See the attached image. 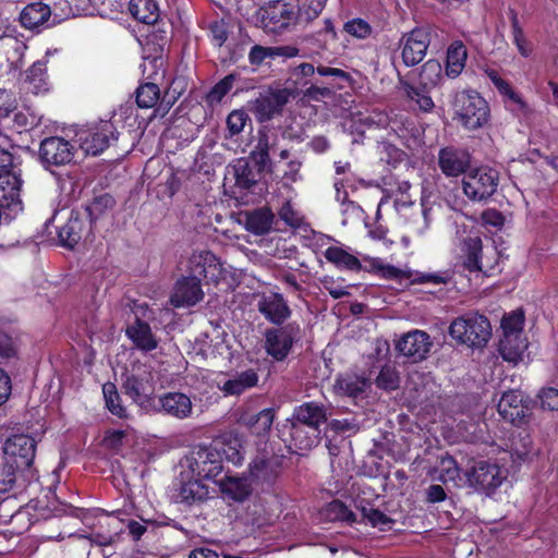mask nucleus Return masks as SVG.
Wrapping results in <instances>:
<instances>
[{
  "instance_id": "f257e3e1",
  "label": "nucleus",
  "mask_w": 558,
  "mask_h": 558,
  "mask_svg": "<svg viewBox=\"0 0 558 558\" xmlns=\"http://www.w3.org/2000/svg\"><path fill=\"white\" fill-rule=\"evenodd\" d=\"M363 121L369 128L390 130L408 148L414 149L422 143L423 131L416 122L405 113L399 112L389 114L381 110H373Z\"/></svg>"
},
{
  "instance_id": "f03ea898",
  "label": "nucleus",
  "mask_w": 558,
  "mask_h": 558,
  "mask_svg": "<svg viewBox=\"0 0 558 558\" xmlns=\"http://www.w3.org/2000/svg\"><path fill=\"white\" fill-rule=\"evenodd\" d=\"M452 109L454 118L466 130H478L489 122L488 102L475 90L456 93Z\"/></svg>"
},
{
  "instance_id": "7ed1b4c3",
  "label": "nucleus",
  "mask_w": 558,
  "mask_h": 558,
  "mask_svg": "<svg viewBox=\"0 0 558 558\" xmlns=\"http://www.w3.org/2000/svg\"><path fill=\"white\" fill-rule=\"evenodd\" d=\"M3 452L5 461L15 465L24 483L37 480V472L33 468L36 453V441L33 437L24 434L13 435L7 439Z\"/></svg>"
},
{
  "instance_id": "20e7f679",
  "label": "nucleus",
  "mask_w": 558,
  "mask_h": 558,
  "mask_svg": "<svg viewBox=\"0 0 558 558\" xmlns=\"http://www.w3.org/2000/svg\"><path fill=\"white\" fill-rule=\"evenodd\" d=\"M449 333L460 343L482 348L490 339L492 327L484 315L470 313L456 318L449 327Z\"/></svg>"
},
{
  "instance_id": "39448f33",
  "label": "nucleus",
  "mask_w": 558,
  "mask_h": 558,
  "mask_svg": "<svg viewBox=\"0 0 558 558\" xmlns=\"http://www.w3.org/2000/svg\"><path fill=\"white\" fill-rule=\"evenodd\" d=\"M498 172L488 167H478L466 172L462 180L464 195L472 202L488 199L497 190Z\"/></svg>"
},
{
  "instance_id": "423d86ee",
  "label": "nucleus",
  "mask_w": 558,
  "mask_h": 558,
  "mask_svg": "<svg viewBox=\"0 0 558 558\" xmlns=\"http://www.w3.org/2000/svg\"><path fill=\"white\" fill-rule=\"evenodd\" d=\"M395 207L405 222L409 229L416 235H424L430 228L435 219V208L427 198L422 197L421 207H415L414 203L410 201H402L397 198Z\"/></svg>"
},
{
  "instance_id": "0eeeda50",
  "label": "nucleus",
  "mask_w": 558,
  "mask_h": 558,
  "mask_svg": "<svg viewBox=\"0 0 558 558\" xmlns=\"http://www.w3.org/2000/svg\"><path fill=\"white\" fill-rule=\"evenodd\" d=\"M81 148L88 155L97 156L118 140L117 129L110 121L99 123L81 131L78 134Z\"/></svg>"
},
{
  "instance_id": "6e6552de",
  "label": "nucleus",
  "mask_w": 558,
  "mask_h": 558,
  "mask_svg": "<svg viewBox=\"0 0 558 558\" xmlns=\"http://www.w3.org/2000/svg\"><path fill=\"white\" fill-rule=\"evenodd\" d=\"M430 44V32L426 27H416L402 35L399 41L401 58L407 66L423 61Z\"/></svg>"
},
{
  "instance_id": "1a4fd4ad",
  "label": "nucleus",
  "mask_w": 558,
  "mask_h": 558,
  "mask_svg": "<svg viewBox=\"0 0 558 558\" xmlns=\"http://www.w3.org/2000/svg\"><path fill=\"white\" fill-rule=\"evenodd\" d=\"M75 147L68 140L60 136H50L41 141L39 158L46 168L64 166L74 158Z\"/></svg>"
},
{
  "instance_id": "9d476101",
  "label": "nucleus",
  "mask_w": 558,
  "mask_h": 558,
  "mask_svg": "<svg viewBox=\"0 0 558 558\" xmlns=\"http://www.w3.org/2000/svg\"><path fill=\"white\" fill-rule=\"evenodd\" d=\"M189 468L198 478H215L222 472L220 453L209 447H197L192 452Z\"/></svg>"
},
{
  "instance_id": "9b49d317",
  "label": "nucleus",
  "mask_w": 558,
  "mask_h": 558,
  "mask_svg": "<svg viewBox=\"0 0 558 558\" xmlns=\"http://www.w3.org/2000/svg\"><path fill=\"white\" fill-rule=\"evenodd\" d=\"M296 324H288L281 328L269 329L265 333V348L267 353L277 361L284 360L299 335Z\"/></svg>"
},
{
  "instance_id": "f8f14e48",
  "label": "nucleus",
  "mask_w": 558,
  "mask_h": 558,
  "mask_svg": "<svg viewBox=\"0 0 558 558\" xmlns=\"http://www.w3.org/2000/svg\"><path fill=\"white\" fill-rule=\"evenodd\" d=\"M506 475L499 465L487 461H478L468 473V482L471 486L487 495L495 492L501 485Z\"/></svg>"
},
{
  "instance_id": "ddd939ff",
  "label": "nucleus",
  "mask_w": 558,
  "mask_h": 558,
  "mask_svg": "<svg viewBox=\"0 0 558 558\" xmlns=\"http://www.w3.org/2000/svg\"><path fill=\"white\" fill-rule=\"evenodd\" d=\"M187 270L199 282L202 279L217 282L222 277V264L209 251L194 252L189 258Z\"/></svg>"
},
{
  "instance_id": "4468645a",
  "label": "nucleus",
  "mask_w": 558,
  "mask_h": 558,
  "mask_svg": "<svg viewBox=\"0 0 558 558\" xmlns=\"http://www.w3.org/2000/svg\"><path fill=\"white\" fill-rule=\"evenodd\" d=\"M123 389L134 402H140L143 397L153 393L154 376L150 367L145 364L134 365L125 375Z\"/></svg>"
},
{
  "instance_id": "2eb2a0df",
  "label": "nucleus",
  "mask_w": 558,
  "mask_h": 558,
  "mask_svg": "<svg viewBox=\"0 0 558 558\" xmlns=\"http://www.w3.org/2000/svg\"><path fill=\"white\" fill-rule=\"evenodd\" d=\"M498 412L504 420L514 425H521L526 421L531 410L524 402L521 391L510 390L501 396L498 402Z\"/></svg>"
},
{
  "instance_id": "dca6fc26",
  "label": "nucleus",
  "mask_w": 558,
  "mask_h": 558,
  "mask_svg": "<svg viewBox=\"0 0 558 558\" xmlns=\"http://www.w3.org/2000/svg\"><path fill=\"white\" fill-rule=\"evenodd\" d=\"M433 342L430 337L422 330H413L403 335L396 344V349L404 356L413 359L414 362L424 360Z\"/></svg>"
},
{
  "instance_id": "f3484780",
  "label": "nucleus",
  "mask_w": 558,
  "mask_h": 558,
  "mask_svg": "<svg viewBox=\"0 0 558 558\" xmlns=\"http://www.w3.org/2000/svg\"><path fill=\"white\" fill-rule=\"evenodd\" d=\"M438 166L446 177H459L465 174L471 166V155L457 147H445L438 153Z\"/></svg>"
},
{
  "instance_id": "a211bd4d",
  "label": "nucleus",
  "mask_w": 558,
  "mask_h": 558,
  "mask_svg": "<svg viewBox=\"0 0 558 558\" xmlns=\"http://www.w3.org/2000/svg\"><path fill=\"white\" fill-rule=\"evenodd\" d=\"M294 17V11L289 3L283 1L269 2L262 9V22L264 27L272 33H278L289 26Z\"/></svg>"
},
{
  "instance_id": "6ab92c4d",
  "label": "nucleus",
  "mask_w": 558,
  "mask_h": 558,
  "mask_svg": "<svg viewBox=\"0 0 558 558\" xmlns=\"http://www.w3.org/2000/svg\"><path fill=\"white\" fill-rule=\"evenodd\" d=\"M257 308L268 322L275 325L283 324L291 316V310L287 301L282 294L277 292L262 294Z\"/></svg>"
},
{
  "instance_id": "aec40b11",
  "label": "nucleus",
  "mask_w": 558,
  "mask_h": 558,
  "mask_svg": "<svg viewBox=\"0 0 558 558\" xmlns=\"http://www.w3.org/2000/svg\"><path fill=\"white\" fill-rule=\"evenodd\" d=\"M203 296L201 282L189 275L177 281L170 302L174 307H189L198 303Z\"/></svg>"
},
{
  "instance_id": "412c9836",
  "label": "nucleus",
  "mask_w": 558,
  "mask_h": 558,
  "mask_svg": "<svg viewBox=\"0 0 558 558\" xmlns=\"http://www.w3.org/2000/svg\"><path fill=\"white\" fill-rule=\"evenodd\" d=\"M280 472V462L276 457L260 456L250 463V481L256 485H271Z\"/></svg>"
},
{
  "instance_id": "4be33fe9",
  "label": "nucleus",
  "mask_w": 558,
  "mask_h": 558,
  "mask_svg": "<svg viewBox=\"0 0 558 558\" xmlns=\"http://www.w3.org/2000/svg\"><path fill=\"white\" fill-rule=\"evenodd\" d=\"M288 101L284 90L268 92L255 99L253 110L257 120L265 122L278 113Z\"/></svg>"
},
{
  "instance_id": "5701e85b",
  "label": "nucleus",
  "mask_w": 558,
  "mask_h": 558,
  "mask_svg": "<svg viewBox=\"0 0 558 558\" xmlns=\"http://www.w3.org/2000/svg\"><path fill=\"white\" fill-rule=\"evenodd\" d=\"M52 10L41 1L27 4L20 13L21 25L29 31H39L49 26Z\"/></svg>"
},
{
  "instance_id": "b1692460",
  "label": "nucleus",
  "mask_w": 558,
  "mask_h": 558,
  "mask_svg": "<svg viewBox=\"0 0 558 558\" xmlns=\"http://www.w3.org/2000/svg\"><path fill=\"white\" fill-rule=\"evenodd\" d=\"M89 231L90 225L86 223L84 218L80 216V213L72 211L68 222L59 229L58 238L61 245L72 248Z\"/></svg>"
},
{
  "instance_id": "393cba45",
  "label": "nucleus",
  "mask_w": 558,
  "mask_h": 558,
  "mask_svg": "<svg viewBox=\"0 0 558 558\" xmlns=\"http://www.w3.org/2000/svg\"><path fill=\"white\" fill-rule=\"evenodd\" d=\"M21 185L20 174L0 175V207L10 209L13 213L22 210L20 198Z\"/></svg>"
},
{
  "instance_id": "a878e982",
  "label": "nucleus",
  "mask_w": 558,
  "mask_h": 558,
  "mask_svg": "<svg viewBox=\"0 0 558 558\" xmlns=\"http://www.w3.org/2000/svg\"><path fill=\"white\" fill-rule=\"evenodd\" d=\"M278 137L274 133L266 130H259L257 133V141L252 151L250 153L251 159L258 167L259 170L271 171V160L269 151L276 146Z\"/></svg>"
},
{
  "instance_id": "bb28decb",
  "label": "nucleus",
  "mask_w": 558,
  "mask_h": 558,
  "mask_svg": "<svg viewBox=\"0 0 558 558\" xmlns=\"http://www.w3.org/2000/svg\"><path fill=\"white\" fill-rule=\"evenodd\" d=\"M160 409L168 415L184 420L192 414V401L182 392H167L159 397Z\"/></svg>"
},
{
  "instance_id": "cd10ccee",
  "label": "nucleus",
  "mask_w": 558,
  "mask_h": 558,
  "mask_svg": "<svg viewBox=\"0 0 558 558\" xmlns=\"http://www.w3.org/2000/svg\"><path fill=\"white\" fill-rule=\"evenodd\" d=\"M275 420L272 409H264L259 412L245 410L239 417V423L246 427L252 434L262 436L267 434Z\"/></svg>"
},
{
  "instance_id": "c85d7f7f",
  "label": "nucleus",
  "mask_w": 558,
  "mask_h": 558,
  "mask_svg": "<svg viewBox=\"0 0 558 558\" xmlns=\"http://www.w3.org/2000/svg\"><path fill=\"white\" fill-rule=\"evenodd\" d=\"M125 333L134 345L142 351L149 352L158 347V340L150 326L140 318L128 326Z\"/></svg>"
},
{
  "instance_id": "c756f323",
  "label": "nucleus",
  "mask_w": 558,
  "mask_h": 558,
  "mask_svg": "<svg viewBox=\"0 0 558 558\" xmlns=\"http://www.w3.org/2000/svg\"><path fill=\"white\" fill-rule=\"evenodd\" d=\"M275 216L267 207L245 213V229L256 235L268 233L272 229Z\"/></svg>"
},
{
  "instance_id": "7c9ffc66",
  "label": "nucleus",
  "mask_w": 558,
  "mask_h": 558,
  "mask_svg": "<svg viewBox=\"0 0 558 558\" xmlns=\"http://www.w3.org/2000/svg\"><path fill=\"white\" fill-rule=\"evenodd\" d=\"M258 383V375L253 369H247L226 380L220 390L225 396H239L245 390L253 388Z\"/></svg>"
},
{
  "instance_id": "2f4dec72",
  "label": "nucleus",
  "mask_w": 558,
  "mask_h": 558,
  "mask_svg": "<svg viewBox=\"0 0 558 558\" xmlns=\"http://www.w3.org/2000/svg\"><path fill=\"white\" fill-rule=\"evenodd\" d=\"M295 417L299 424L318 432V426L327 420V414L324 407L315 402H306L296 409Z\"/></svg>"
},
{
  "instance_id": "473e14b6",
  "label": "nucleus",
  "mask_w": 558,
  "mask_h": 558,
  "mask_svg": "<svg viewBox=\"0 0 558 558\" xmlns=\"http://www.w3.org/2000/svg\"><path fill=\"white\" fill-rule=\"evenodd\" d=\"M468 50L460 40L453 41L447 50L446 75L451 78L458 77L465 68Z\"/></svg>"
},
{
  "instance_id": "72a5a7b5",
  "label": "nucleus",
  "mask_w": 558,
  "mask_h": 558,
  "mask_svg": "<svg viewBox=\"0 0 558 558\" xmlns=\"http://www.w3.org/2000/svg\"><path fill=\"white\" fill-rule=\"evenodd\" d=\"M129 11L137 21L155 24L160 16L156 0H130Z\"/></svg>"
},
{
  "instance_id": "f704fd0d",
  "label": "nucleus",
  "mask_w": 558,
  "mask_h": 558,
  "mask_svg": "<svg viewBox=\"0 0 558 558\" xmlns=\"http://www.w3.org/2000/svg\"><path fill=\"white\" fill-rule=\"evenodd\" d=\"M325 258L339 269L359 271L362 268L359 258L340 246H330L324 252Z\"/></svg>"
},
{
  "instance_id": "c9c22d12",
  "label": "nucleus",
  "mask_w": 558,
  "mask_h": 558,
  "mask_svg": "<svg viewBox=\"0 0 558 558\" xmlns=\"http://www.w3.org/2000/svg\"><path fill=\"white\" fill-rule=\"evenodd\" d=\"M25 83L27 84V90L35 95L48 92L46 63L43 61L35 62L26 72Z\"/></svg>"
},
{
  "instance_id": "e433bc0d",
  "label": "nucleus",
  "mask_w": 558,
  "mask_h": 558,
  "mask_svg": "<svg viewBox=\"0 0 558 558\" xmlns=\"http://www.w3.org/2000/svg\"><path fill=\"white\" fill-rule=\"evenodd\" d=\"M367 386V380L354 374L339 376L333 385L335 391L341 396L356 397Z\"/></svg>"
},
{
  "instance_id": "4c0bfd02",
  "label": "nucleus",
  "mask_w": 558,
  "mask_h": 558,
  "mask_svg": "<svg viewBox=\"0 0 558 558\" xmlns=\"http://www.w3.org/2000/svg\"><path fill=\"white\" fill-rule=\"evenodd\" d=\"M526 343L522 336H507L499 341V352L504 360L517 363L522 359V354L526 349Z\"/></svg>"
},
{
  "instance_id": "58836bf2",
  "label": "nucleus",
  "mask_w": 558,
  "mask_h": 558,
  "mask_svg": "<svg viewBox=\"0 0 558 558\" xmlns=\"http://www.w3.org/2000/svg\"><path fill=\"white\" fill-rule=\"evenodd\" d=\"M465 258L463 267L470 272L482 271L480 255L482 253V240L478 236H470L464 240Z\"/></svg>"
},
{
  "instance_id": "ea45409f",
  "label": "nucleus",
  "mask_w": 558,
  "mask_h": 558,
  "mask_svg": "<svg viewBox=\"0 0 558 558\" xmlns=\"http://www.w3.org/2000/svg\"><path fill=\"white\" fill-rule=\"evenodd\" d=\"M116 205L112 196L109 194H102L96 196L89 205L85 207V215L89 218V225L96 222Z\"/></svg>"
},
{
  "instance_id": "a19ab883",
  "label": "nucleus",
  "mask_w": 558,
  "mask_h": 558,
  "mask_svg": "<svg viewBox=\"0 0 558 558\" xmlns=\"http://www.w3.org/2000/svg\"><path fill=\"white\" fill-rule=\"evenodd\" d=\"M102 393L108 411L118 416L119 418H128L129 414L126 409L121 403V397L119 396L114 384L106 383L102 386Z\"/></svg>"
},
{
  "instance_id": "79ce46f5",
  "label": "nucleus",
  "mask_w": 558,
  "mask_h": 558,
  "mask_svg": "<svg viewBox=\"0 0 558 558\" xmlns=\"http://www.w3.org/2000/svg\"><path fill=\"white\" fill-rule=\"evenodd\" d=\"M208 488L199 478H195L184 483L180 488V498L186 504L202 501L208 497Z\"/></svg>"
},
{
  "instance_id": "37998d69",
  "label": "nucleus",
  "mask_w": 558,
  "mask_h": 558,
  "mask_svg": "<svg viewBox=\"0 0 558 558\" xmlns=\"http://www.w3.org/2000/svg\"><path fill=\"white\" fill-rule=\"evenodd\" d=\"M486 74H487L488 78L490 80V82L494 84V86L498 89V92L502 96L507 97L509 100H511L512 102L518 105L520 109H522V110L526 109V104L521 98V96L512 89L510 84L506 80H504L498 74L497 71L487 70Z\"/></svg>"
},
{
  "instance_id": "c03bdc74",
  "label": "nucleus",
  "mask_w": 558,
  "mask_h": 558,
  "mask_svg": "<svg viewBox=\"0 0 558 558\" xmlns=\"http://www.w3.org/2000/svg\"><path fill=\"white\" fill-rule=\"evenodd\" d=\"M486 74H487L488 78L490 80V82L494 84V86L498 89V92L502 96L507 97L509 100H511L512 102L518 105L520 109H522V110L526 109V104L521 98V96L512 89L510 84L506 80H504L498 74L497 71L487 70Z\"/></svg>"
},
{
  "instance_id": "a18cd8bd",
  "label": "nucleus",
  "mask_w": 558,
  "mask_h": 558,
  "mask_svg": "<svg viewBox=\"0 0 558 558\" xmlns=\"http://www.w3.org/2000/svg\"><path fill=\"white\" fill-rule=\"evenodd\" d=\"M486 74H487L488 78L490 80V82L494 84V86L498 89V92L502 96L507 97L509 100H511L512 102L518 105L520 109H522V110L526 109V104L521 98V96L512 89L510 84L506 80H504L498 74L497 71L487 70Z\"/></svg>"
},
{
  "instance_id": "49530a36",
  "label": "nucleus",
  "mask_w": 558,
  "mask_h": 558,
  "mask_svg": "<svg viewBox=\"0 0 558 558\" xmlns=\"http://www.w3.org/2000/svg\"><path fill=\"white\" fill-rule=\"evenodd\" d=\"M252 484L248 480L230 477L223 484V493L235 501H243L252 492Z\"/></svg>"
},
{
  "instance_id": "de8ad7c7",
  "label": "nucleus",
  "mask_w": 558,
  "mask_h": 558,
  "mask_svg": "<svg viewBox=\"0 0 558 558\" xmlns=\"http://www.w3.org/2000/svg\"><path fill=\"white\" fill-rule=\"evenodd\" d=\"M27 484L23 482L15 465L5 461L4 465L0 469V494L8 493L15 486L25 487Z\"/></svg>"
},
{
  "instance_id": "09e8293b",
  "label": "nucleus",
  "mask_w": 558,
  "mask_h": 558,
  "mask_svg": "<svg viewBox=\"0 0 558 558\" xmlns=\"http://www.w3.org/2000/svg\"><path fill=\"white\" fill-rule=\"evenodd\" d=\"M442 77V66L438 60L430 59L423 64L420 81L425 87H436Z\"/></svg>"
},
{
  "instance_id": "8fccbe9b",
  "label": "nucleus",
  "mask_w": 558,
  "mask_h": 558,
  "mask_svg": "<svg viewBox=\"0 0 558 558\" xmlns=\"http://www.w3.org/2000/svg\"><path fill=\"white\" fill-rule=\"evenodd\" d=\"M364 521L369 523L373 527H377L380 531H388L392 529L395 521L384 512L372 507L361 506L359 507Z\"/></svg>"
},
{
  "instance_id": "3c124183",
  "label": "nucleus",
  "mask_w": 558,
  "mask_h": 558,
  "mask_svg": "<svg viewBox=\"0 0 558 558\" xmlns=\"http://www.w3.org/2000/svg\"><path fill=\"white\" fill-rule=\"evenodd\" d=\"M160 99V89L155 83H145L136 89V104L141 108H153Z\"/></svg>"
},
{
  "instance_id": "603ef678",
  "label": "nucleus",
  "mask_w": 558,
  "mask_h": 558,
  "mask_svg": "<svg viewBox=\"0 0 558 558\" xmlns=\"http://www.w3.org/2000/svg\"><path fill=\"white\" fill-rule=\"evenodd\" d=\"M54 9L56 15L69 17L86 13L90 8V0H60Z\"/></svg>"
},
{
  "instance_id": "864d4df0",
  "label": "nucleus",
  "mask_w": 558,
  "mask_h": 558,
  "mask_svg": "<svg viewBox=\"0 0 558 558\" xmlns=\"http://www.w3.org/2000/svg\"><path fill=\"white\" fill-rule=\"evenodd\" d=\"M437 475L434 476L442 483L456 482L460 476V471L456 460L452 457H442L436 469Z\"/></svg>"
},
{
  "instance_id": "5fc2aeb1",
  "label": "nucleus",
  "mask_w": 558,
  "mask_h": 558,
  "mask_svg": "<svg viewBox=\"0 0 558 558\" xmlns=\"http://www.w3.org/2000/svg\"><path fill=\"white\" fill-rule=\"evenodd\" d=\"M291 437L296 448H299L300 450H308L316 445L318 432H314L313 429H311L310 435V433L303 425L293 424Z\"/></svg>"
},
{
  "instance_id": "6e6d98bb",
  "label": "nucleus",
  "mask_w": 558,
  "mask_h": 558,
  "mask_svg": "<svg viewBox=\"0 0 558 558\" xmlns=\"http://www.w3.org/2000/svg\"><path fill=\"white\" fill-rule=\"evenodd\" d=\"M510 21L513 43L517 46L520 54L526 58L532 53V48L524 36L522 27L520 26L518 14L513 10L510 11Z\"/></svg>"
},
{
  "instance_id": "4d7b16f0",
  "label": "nucleus",
  "mask_w": 558,
  "mask_h": 558,
  "mask_svg": "<svg viewBox=\"0 0 558 558\" xmlns=\"http://www.w3.org/2000/svg\"><path fill=\"white\" fill-rule=\"evenodd\" d=\"M0 39H5L4 45L8 48L13 49L14 54L9 56L8 59L17 61L20 58H22L26 50V45L22 41H19L10 35V27L8 25V22L7 20L2 19H0Z\"/></svg>"
},
{
  "instance_id": "13d9d810",
  "label": "nucleus",
  "mask_w": 558,
  "mask_h": 558,
  "mask_svg": "<svg viewBox=\"0 0 558 558\" xmlns=\"http://www.w3.org/2000/svg\"><path fill=\"white\" fill-rule=\"evenodd\" d=\"M524 316L522 312H512L501 320L502 337L522 336Z\"/></svg>"
},
{
  "instance_id": "bf43d9fd",
  "label": "nucleus",
  "mask_w": 558,
  "mask_h": 558,
  "mask_svg": "<svg viewBox=\"0 0 558 558\" xmlns=\"http://www.w3.org/2000/svg\"><path fill=\"white\" fill-rule=\"evenodd\" d=\"M235 81L234 74H229L220 80L207 94L209 104H218L231 90Z\"/></svg>"
},
{
  "instance_id": "052dcab7",
  "label": "nucleus",
  "mask_w": 558,
  "mask_h": 558,
  "mask_svg": "<svg viewBox=\"0 0 558 558\" xmlns=\"http://www.w3.org/2000/svg\"><path fill=\"white\" fill-rule=\"evenodd\" d=\"M399 375L398 372L395 369V367L391 366H384L377 378H376V385L379 388L386 389V390H395L399 387Z\"/></svg>"
},
{
  "instance_id": "680f3d73",
  "label": "nucleus",
  "mask_w": 558,
  "mask_h": 558,
  "mask_svg": "<svg viewBox=\"0 0 558 558\" xmlns=\"http://www.w3.org/2000/svg\"><path fill=\"white\" fill-rule=\"evenodd\" d=\"M300 15L306 21L316 19L323 11L327 0H300Z\"/></svg>"
},
{
  "instance_id": "e2e57ef3",
  "label": "nucleus",
  "mask_w": 558,
  "mask_h": 558,
  "mask_svg": "<svg viewBox=\"0 0 558 558\" xmlns=\"http://www.w3.org/2000/svg\"><path fill=\"white\" fill-rule=\"evenodd\" d=\"M344 31L359 39H365L372 34L371 25L362 19H354L347 22L344 24Z\"/></svg>"
},
{
  "instance_id": "0e129e2a",
  "label": "nucleus",
  "mask_w": 558,
  "mask_h": 558,
  "mask_svg": "<svg viewBox=\"0 0 558 558\" xmlns=\"http://www.w3.org/2000/svg\"><path fill=\"white\" fill-rule=\"evenodd\" d=\"M248 120L242 110H233L227 118V128L231 136L240 134Z\"/></svg>"
},
{
  "instance_id": "69168bd1",
  "label": "nucleus",
  "mask_w": 558,
  "mask_h": 558,
  "mask_svg": "<svg viewBox=\"0 0 558 558\" xmlns=\"http://www.w3.org/2000/svg\"><path fill=\"white\" fill-rule=\"evenodd\" d=\"M328 512L333 519L353 523L356 521L355 514L341 501L335 500L329 504Z\"/></svg>"
},
{
  "instance_id": "338daca9",
  "label": "nucleus",
  "mask_w": 558,
  "mask_h": 558,
  "mask_svg": "<svg viewBox=\"0 0 558 558\" xmlns=\"http://www.w3.org/2000/svg\"><path fill=\"white\" fill-rule=\"evenodd\" d=\"M17 108L15 95L7 89L0 88V119L10 116Z\"/></svg>"
},
{
  "instance_id": "774afa93",
  "label": "nucleus",
  "mask_w": 558,
  "mask_h": 558,
  "mask_svg": "<svg viewBox=\"0 0 558 558\" xmlns=\"http://www.w3.org/2000/svg\"><path fill=\"white\" fill-rule=\"evenodd\" d=\"M41 118L28 109L20 111L14 116V124L21 130H28L40 124Z\"/></svg>"
}]
</instances>
